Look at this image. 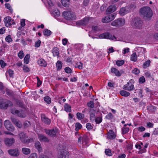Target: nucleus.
Returning <instances> with one entry per match:
<instances>
[{
    "label": "nucleus",
    "instance_id": "f257e3e1",
    "mask_svg": "<svg viewBox=\"0 0 158 158\" xmlns=\"http://www.w3.org/2000/svg\"><path fill=\"white\" fill-rule=\"evenodd\" d=\"M140 13L147 18H150L152 15V11L150 8L148 7H144L142 8L140 10Z\"/></svg>",
    "mask_w": 158,
    "mask_h": 158
},
{
    "label": "nucleus",
    "instance_id": "f03ea898",
    "mask_svg": "<svg viewBox=\"0 0 158 158\" xmlns=\"http://www.w3.org/2000/svg\"><path fill=\"white\" fill-rule=\"evenodd\" d=\"M142 21L138 17L134 18L131 23V25L133 27L139 29L142 28Z\"/></svg>",
    "mask_w": 158,
    "mask_h": 158
},
{
    "label": "nucleus",
    "instance_id": "7ed1b4c3",
    "mask_svg": "<svg viewBox=\"0 0 158 158\" xmlns=\"http://www.w3.org/2000/svg\"><path fill=\"white\" fill-rule=\"evenodd\" d=\"M63 14L64 18L66 20H73L76 19V16L72 12L65 11L63 12Z\"/></svg>",
    "mask_w": 158,
    "mask_h": 158
},
{
    "label": "nucleus",
    "instance_id": "20e7f679",
    "mask_svg": "<svg viewBox=\"0 0 158 158\" xmlns=\"http://www.w3.org/2000/svg\"><path fill=\"white\" fill-rule=\"evenodd\" d=\"M13 105L12 103L9 100L0 99V108L6 109L8 106Z\"/></svg>",
    "mask_w": 158,
    "mask_h": 158
},
{
    "label": "nucleus",
    "instance_id": "39448f33",
    "mask_svg": "<svg viewBox=\"0 0 158 158\" xmlns=\"http://www.w3.org/2000/svg\"><path fill=\"white\" fill-rule=\"evenodd\" d=\"M99 37L100 39H109L111 40L116 41L117 38L114 35H113L109 32H105L99 35Z\"/></svg>",
    "mask_w": 158,
    "mask_h": 158
},
{
    "label": "nucleus",
    "instance_id": "423d86ee",
    "mask_svg": "<svg viewBox=\"0 0 158 158\" xmlns=\"http://www.w3.org/2000/svg\"><path fill=\"white\" fill-rule=\"evenodd\" d=\"M125 21L124 19L122 18H119L116 19L112 21L110 24L111 25L118 27L123 26L124 25Z\"/></svg>",
    "mask_w": 158,
    "mask_h": 158
},
{
    "label": "nucleus",
    "instance_id": "0eeeda50",
    "mask_svg": "<svg viewBox=\"0 0 158 158\" xmlns=\"http://www.w3.org/2000/svg\"><path fill=\"white\" fill-rule=\"evenodd\" d=\"M134 81V80L131 79L127 84L123 85V89L124 90L128 91H132L135 89V87L133 84L131 83Z\"/></svg>",
    "mask_w": 158,
    "mask_h": 158
},
{
    "label": "nucleus",
    "instance_id": "6e6552de",
    "mask_svg": "<svg viewBox=\"0 0 158 158\" xmlns=\"http://www.w3.org/2000/svg\"><path fill=\"white\" fill-rule=\"evenodd\" d=\"M4 21L5 25L6 27L10 26L12 25L15 24V23L13 19H12L10 16H7L4 19Z\"/></svg>",
    "mask_w": 158,
    "mask_h": 158
},
{
    "label": "nucleus",
    "instance_id": "1a4fd4ad",
    "mask_svg": "<svg viewBox=\"0 0 158 158\" xmlns=\"http://www.w3.org/2000/svg\"><path fill=\"white\" fill-rule=\"evenodd\" d=\"M45 132L51 137H55L58 132V129L55 128L51 129H45Z\"/></svg>",
    "mask_w": 158,
    "mask_h": 158
},
{
    "label": "nucleus",
    "instance_id": "9d476101",
    "mask_svg": "<svg viewBox=\"0 0 158 158\" xmlns=\"http://www.w3.org/2000/svg\"><path fill=\"white\" fill-rule=\"evenodd\" d=\"M4 124L5 127L8 130L12 132L14 131L15 127L9 120H6L5 121Z\"/></svg>",
    "mask_w": 158,
    "mask_h": 158
},
{
    "label": "nucleus",
    "instance_id": "9b49d317",
    "mask_svg": "<svg viewBox=\"0 0 158 158\" xmlns=\"http://www.w3.org/2000/svg\"><path fill=\"white\" fill-rule=\"evenodd\" d=\"M8 153L11 156L18 157L19 155V152L18 148L10 149L8 151Z\"/></svg>",
    "mask_w": 158,
    "mask_h": 158
},
{
    "label": "nucleus",
    "instance_id": "f8f14e48",
    "mask_svg": "<svg viewBox=\"0 0 158 158\" xmlns=\"http://www.w3.org/2000/svg\"><path fill=\"white\" fill-rule=\"evenodd\" d=\"M11 112L13 114H16L20 117L24 118L26 115L22 111H19L15 109H12L11 110Z\"/></svg>",
    "mask_w": 158,
    "mask_h": 158
},
{
    "label": "nucleus",
    "instance_id": "ddd939ff",
    "mask_svg": "<svg viewBox=\"0 0 158 158\" xmlns=\"http://www.w3.org/2000/svg\"><path fill=\"white\" fill-rule=\"evenodd\" d=\"M15 142V139L13 138H6L4 139V143L5 145L8 147L12 146Z\"/></svg>",
    "mask_w": 158,
    "mask_h": 158
},
{
    "label": "nucleus",
    "instance_id": "4468645a",
    "mask_svg": "<svg viewBox=\"0 0 158 158\" xmlns=\"http://www.w3.org/2000/svg\"><path fill=\"white\" fill-rule=\"evenodd\" d=\"M69 152L66 150H63L59 153L58 158H69Z\"/></svg>",
    "mask_w": 158,
    "mask_h": 158
},
{
    "label": "nucleus",
    "instance_id": "2eb2a0df",
    "mask_svg": "<svg viewBox=\"0 0 158 158\" xmlns=\"http://www.w3.org/2000/svg\"><path fill=\"white\" fill-rule=\"evenodd\" d=\"M11 119L13 123L17 127L20 128L22 127V124L21 122L18 119L12 116Z\"/></svg>",
    "mask_w": 158,
    "mask_h": 158
},
{
    "label": "nucleus",
    "instance_id": "dca6fc26",
    "mask_svg": "<svg viewBox=\"0 0 158 158\" xmlns=\"http://www.w3.org/2000/svg\"><path fill=\"white\" fill-rule=\"evenodd\" d=\"M41 120L43 123L46 125H49L51 122V120L47 117L44 114H42L41 115Z\"/></svg>",
    "mask_w": 158,
    "mask_h": 158
},
{
    "label": "nucleus",
    "instance_id": "f3484780",
    "mask_svg": "<svg viewBox=\"0 0 158 158\" xmlns=\"http://www.w3.org/2000/svg\"><path fill=\"white\" fill-rule=\"evenodd\" d=\"M89 20V18L86 17L84 18L82 20L78 21L77 23L79 25H85L88 23Z\"/></svg>",
    "mask_w": 158,
    "mask_h": 158
},
{
    "label": "nucleus",
    "instance_id": "a211bd4d",
    "mask_svg": "<svg viewBox=\"0 0 158 158\" xmlns=\"http://www.w3.org/2000/svg\"><path fill=\"white\" fill-rule=\"evenodd\" d=\"M38 137L41 142H49V139L47 137L42 134H39Z\"/></svg>",
    "mask_w": 158,
    "mask_h": 158
},
{
    "label": "nucleus",
    "instance_id": "6ab92c4d",
    "mask_svg": "<svg viewBox=\"0 0 158 158\" xmlns=\"http://www.w3.org/2000/svg\"><path fill=\"white\" fill-rule=\"evenodd\" d=\"M19 137L21 142L23 143H26L27 142V139H26V136L23 132H21L19 134Z\"/></svg>",
    "mask_w": 158,
    "mask_h": 158
},
{
    "label": "nucleus",
    "instance_id": "aec40b11",
    "mask_svg": "<svg viewBox=\"0 0 158 158\" xmlns=\"http://www.w3.org/2000/svg\"><path fill=\"white\" fill-rule=\"evenodd\" d=\"M116 10V6L114 5H110L107 8L106 13L107 14H109L114 12Z\"/></svg>",
    "mask_w": 158,
    "mask_h": 158
},
{
    "label": "nucleus",
    "instance_id": "412c9836",
    "mask_svg": "<svg viewBox=\"0 0 158 158\" xmlns=\"http://www.w3.org/2000/svg\"><path fill=\"white\" fill-rule=\"evenodd\" d=\"M90 120L92 122L94 121L96 117H95V112L94 110H91L90 111Z\"/></svg>",
    "mask_w": 158,
    "mask_h": 158
},
{
    "label": "nucleus",
    "instance_id": "4be33fe9",
    "mask_svg": "<svg viewBox=\"0 0 158 158\" xmlns=\"http://www.w3.org/2000/svg\"><path fill=\"white\" fill-rule=\"evenodd\" d=\"M108 138L110 139H114L116 137L113 131L110 130L108 134Z\"/></svg>",
    "mask_w": 158,
    "mask_h": 158
},
{
    "label": "nucleus",
    "instance_id": "5701e85b",
    "mask_svg": "<svg viewBox=\"0 0 158 158\" xmlns=\"http://www.w3.org/2000/svg\"><path fill=\"white\" fill-rule=\"evenodd\" d=\"M111 72L112 73H114L115 75L117 76H120L121 75V73L117 69L114 68H112L111 69Z\"/></svg>",
    "mask_w": 158,
    "mask_h": 158
},
{
    "label": "nucleus",
    "instance_id": "b1692460",
    "mask_svg": "<svg viewBox=\"0 0 158 158\" xmlns=\"http://www.w3.org/2000/svg\"><path fill=\"white\" fill-rule=\"evenodd\" d=\"M128 12H129L128 11V10L126 6L120 9L119 12V14L122 15H124L126 14H127Z\"/></svg>",
    "mask_w": 158,
    "mask_h": 158
},
{
    "label": "nucleus",
    "instance_id": "393cba45",
    "mask_svg": "<svg viewBox=\"0 0 158 158\" xmlns=\"http://www.w3.org/2000/svg\"><path fill=\"white\" fill-rule=\"evenodd\" d=\"M38 64L40 66L45 67L47 65V63L45 60L43 59H40L38 61Z\"/></svg>",
    "mask_w": 158,
    "mask_h": 158
},
{
    "label": "nucleus",
    "instance_id": "a878e982",
    "mask_svg": "<svg viewBox=\"0 0 158 158\" xmlns=\"http://www.w3.org/2000/svg\"><path fill=\"white\" fill-rule=\"evenodd\" d=\"M62 5L65 7H68L70 5V0H61Z\"/></svg>",
    "mask_w": 158,
    "mask_h": 158
},
{
    "label": "nucleus",
    "instance_id": "bb28decb",
    "mask_svg": "<svg viewBox=\"0 0 158 158\" xmlns=\"http://www.w3.org/2000/svg\"><path fill=\"white\" fill-rule=\"evenodd\" d=\"M64 108V110L67 112H70L71 111V106L68 103H65Z\"/></svg>",
    "mask_w": 158,
    "mask_h": 158
},
{
    "label": "nucleus",
    "instance_id": "cd10ccee",
    "mask_svg": "<svg viewBox=\"0 0 158 158\" xmlns=\"http://www.w3.org/2000/svg\"><path fill=\"white\" fill-rule=\"evenodd\" d=\"M102 115L101 114V116L95 118L94 121L96 124H99L102 122Z\"/></svg>",
    "mask_w": 158,
    "mask_h": 158
},
{
    "label": "nucleus",
    "instance_id": "c85d7f7f",
    "mask_svg": "<svg viewBox=\"0 0 158 158\" xmlns=\"http://www.w3.org/2000/svg\"><path fill=\"white\" fill-rule=\"evenodd\" d=\"M35 146L36 149H37L39 152H41L42 150V148L41 147V144L40 143L37 141L36 142L35 144Z\"/></svg>",
    "mask_w": 158,
    "mask_h": 158
},
{
    "label": "nucleus",
    "instance_id": "c756f323",
    "mask_svg": "<svg viewBox=\"0 0 158 158\" xmlns=\"http://www.w3.org/2000/svg\"><path fill=\"white\" fill-rule=\"evenodd\" d=\"M120 95L124 97H128L130 95V93L129 92L124 90H122L120 91Z\"/></svg>",
    "mask_w": 158,
    "mask_h": 158
},
{
    "label": "nucleus",
    "instance_id": "7c9ffc66",
    "mask_svg": "<svg viewBox=\"0 0 158 158\" xmlns=\"http://www.w3.org/2000/svg\"><path fill=\"white\" fill-rule=\"evenodd\" d=\"M52 53L54 56H58L59 55V53L58 49L57 48H54L52 51Z\"/></svg>",
    "mask_w": 158,
    "mask_h": 158
},
{
    "label": "nucleus",
    "instance_id": "2f4dec72",
    "mask_svg": "<svg viewBox=\"0 0 158 158\" xmlns=\"http://www.w3.org/2000/svg\"><path fill=\"white\" fill-rule=\"evenodd\" d=\"M82 144L83 145H87L88 143V138L87 137L84 135L82 136Z\"/></svg>",
    "mask_w": 158,
    "mask_h": 158
},
{
    "label": "nucleus",
    "instance_id": "473e14b6",
    "mask_svg": "<svg viewBox=\"0 0 158 158\" xmlns=\"http://www.w3.org/2000/svg\"><path fill=\"white\" fill-rule=\"evenodd\" d=\"M22 151L23 153L26 155H28L31 152L29 148H22Z\"/></svg>",
    "mask_w": 158,
    "mask_h": 158
},
{
    "label": "nucleus",
    "instance_id": "72a5a7b5",
    "mask_svg": "<svg viewBox=\"0 0 158 158\" xmlns=\"http://www.w3.org/2000/svg\"><path fill=\"white\" fill-rule=\"evenodd\" d=\"M147 108L148 110L151 112H155L156 109V108L155 106L152 105H150L149 106H148Z\"/></svg>",
    "mask_w": 158,
    "mask_h": 158
},
{
    "label": "nucleus",
    "instance_id": "f704fd0d",
    "mask_svg": "<svg viewBox=\"0 0 158 158\" xmlns=\"http://www.w3.org/2000/svg\"><path fill=\"white\" fill-rule=\"evenodd\" d=\"M56 65L57 70H59L62 68V63L61 61L58 60L57 61Z\"/></svg>",
    "mask_w": 158,
    "mask_h": 158
},
{
    "label": "nucleus",
    "instance_id": "c9c22d12",
    "mask_svg": "<svg viewBox=\"0 0 158 158\" xmlns=\"http://www.w3.org/2000/svg\"><path fill=\"white\" fill-rule=\"evenodd\" d=\"M137 59V55L135 52H134L132 54L131 57V61L135 62Z\"/></svg>",
    "mask_w": 158,
    "mask_h": 158
},
{
    "label": "nucleus",
    "instance_id": "e433bc0d",
    "mask_svg": "<svg viewBox=\"0 0 158 158\" xmlns=\"http://www.w3.org/2000/svg\"><path fill=\"white\" fill-rule=\"evenodd\" d=\"M76 116L78 119L81 120L84 118L85 115L80 112H77L76 114Z\"/></svg>",
    "mask_w": 158,
    "mask_h": 158
},
{
    "label": "nucleus",
    "instance_id": "4c0bfd02",
    "mask_svg": "<svg viewBox=\"0 0 158 158\" xmlns=\"http://www.w3.org/2000/svg\"><path fill=\"white\" fill-rule=\"evenodd\" d=\"M150 60H148L146 61L143 64V69H145L147 67H148L150 65Z\"/></svg>",
    "mask_w": 158,
    "mask_h": 158
},
{
    "label": "nucleus",
    "instance_id": "58836bf2",
    "mask_svg": "<svg viewBox=\"0 0 158 158\" xmlns=\"http://www.w3.org/2000/svg\"><path fill=\"white\" fill-rule=\"evenodd\" d=\"M126 7L128 11L129 12L131 11V10H134L136 7V6L135 5L131 4L127 6H126Z\"/></svg>",
    "mask_w": 158,
    "mask_h": 158
},
{
    "label": "nucleus",
    "instance_id": "ea45409f",
    "mask_svg": "<svg viewBox=\"0 0 158 158\" xmlns=\"http://www.w3.org/2000/svg\"><path fill=\"white\" fill-rule=\"evenodd\" d=\"M126 126L127 125H124V127L123 128L122 131L123 134H125L129 131V128L126 127Z\"/></svg>",
    "mask_w": 158,
    "mask_h": 158
},
{
    "label": "nucleus",
    "instance_id": "a19ab883",
    "mask_svg": "<svg viewBox=\"0 0 158 158\" xmlns=\"http://www.w3.org/2000/svg\"><path fill=\"white\" fill-rule=\"evenodd\" d=\"M43 32L44 35L47 36H49L52 33L51 31L48 29H45Z\"/></svg>",
    "mask_w": 158,
    "mask_h": 158
},
{
    "label": "nucleus",
    "instance_id": "79ce46f5",
    "mask_svg": "<svg viewBox=\"0 0 158 158\" xmlns=\"http://www.w3.org/2000/svg\"><path fill=\"white\" fill-rule=\"evenodd\" d=\"M30 56V55L28 54H27L25 56L24 59V62L26 64H28V63Z\"/></svg>",
    "mask_w": 158,
    "mask_h": 158
},
{
    "label": "nucleus",
    "instance_id": "37998d69",
    "mask_svg": "<svg viewBox=\"0 0 158 158\" xmlns=\"http://www.w3.org/2000/svg\"><path fill=\"white\" fill-rule=\"evenodd\" d=\"M109 17L108 16H105L102 19V22L103 23H107L110 22V20L109 19Z\"/></svg>",
    "mask_w": 158,
    "mask_h": 158
},
{
    "label": "nucleus",
    "instance_id": "c03bdc74",
    "mask_svg": "<svg viewBox=\"0 0 158 158\" xmlns=\"http://www.w3.org/2000/svg\"><path fill=\"white\" fill-rule=\"evenodd\" d=\"M75 67L81 69L83 68V64L80 62H77L76 64Z\"/></svg>",
    "mask_w": 158,
    "mask_h": 158
},
{
    "label": "nucleus",
    "instance_id": "a18cd8bd",
    "mask_svg": "<svg viewBox=\"0 0 158 158\" xmlns=\"http://www.w3.org/2000/svg\"><path fill=\"white\" fill-rule=\"evenodd\" d=\"M92 30L94 32L96 33L101 30L100 27L98 26H94L92 27Z\"/></svg>",
    "mask_w": 158,
    "mask_h": 158
},
{
    "label": "nucleus",
    "instance_id": "49530a36",
    "mask_svg": "<svg viewBox=\"0 0 158 158\" xmlns=\"http://www.w3.org/2000/svg\"><path fill=\"white\" fill-rule=\"evenodd\" d=\"M44 100L45 102L48 104H50L51 103V99L48 96L45 97L44 98Z\"/></svg>",
    "mask_w": 158,
    "mask_h": 158
},
{
    "label": "nucleus",
    "instance_id": "de8ad7c7",
    "mask_svg": "<svg viewBox=\"0 0 158 158\" xmlns=\"http://www.w3.org/2000/svg\"><path fill=\"white\" fill-rule=\"evenodd\" d=\"M75 127H76L75 130L77 131L81 128L82 125L79 123H77L75 124Z\"/></svg>",
    "mask_w": 158,
    "mask_h": 158
},
{
    "label": "nucleus",
    "instance_id": "09e8293b",
    "mask_svg": "<svg viewBox=\"0 0 158 158\" xmlns=\"http://www.w3.org/2000/svg\"><path fill=\"white\" fill-rule=\"evenodd\" d=\"M124 63V61L123 60H118L116 62V65L120 66L123 65Z\"/></svg>",
    "mask_w": 158,
    "mask_h": 158
},
{
    "label": "nucleus",
    "instance_id": "8fccbe9b",
    "mask_svg": "<svg viewBox=\"0 0 158 158\" xmlns=\"http://www.w3.org/2000/svg\"><path fill=\"white\" fill-rule=\"evenodd\" d=\"M18 56L19 58L22 59L24 56L23 51L22 50L20 51L18 53Z\"/></svg>",
    "mask_w": 158,
    "mask_h": 158
},
{
    "label": "nucleus",
    "instance_id": "3c124183",
    "mask_svg": "<svg viewBox=\"0 0 158 158\" xmlns=\"http://www.w3.org/2000/svg\"><path fill=\"white\" fill-rule=\"evenodd\" d=\"M5 6L6 8L8 9L11 13L13 12V9L11 8L10 5L9 3H6L5 4Z\"/></svg>",
    "mask_w": 158,
    "mask_h": 158
},
{
    "label": "nucleus",
    "instance_id": "603ef678",
    "mask_svg": "<svg viewBox=\"0 0 158 158\" xmlns=\"http://www.w3.org/2000/svg\"><path fill=\"white\" fill-rule=\"evenodd\" d=\"M65 72L67 73H71L73 71L71 68L69 67H65L64 69Z\"/></svg>",
    "mask_w": 158,
    "mask_h": 158
},
{
    "label": "nucleus",
    "instance_id": "864d4df0",
    "mask_svg": "<svg viewBox=\"0 0 158 158\" xmlns=\"http://www.w3.org/2000/svg\"><path fill=\"white\" fill-rule=\"evenodd\" d=\"M28 158H38V155L35 153H32L29 155Z\"/></svg>",
    "mask_w": 158,
    "mask_h": 158
},
{
    "label": "nucleus",
    "instance_id": "5fc2aeb1",
    "mask_svg": "<svg viewBox=\"0 0 158 158\" xmlns=\"http://www.w3.org/2000/svg\"><path fill=\"white\" fill-rule=\"evenodd\" d=\"M114 117L111 113H109L106 116V118L108 119H112Z\"/></svg>",
    "mask_w": 158,
    "mask_h": 158
},
{
    "label": "nucleus",
    "instance_id": "6e6d98bb",
    "mask_svg": "<svg viewBox=\"0 0 158 158\" xmlns=\"http://www.w3.org/2000/svg\"><path fill=\"white\" fill-rule=\"evenodd\" d=\"M116 16V14H111L108 15L109 17V19L110 20V21L113 20L115 18Z\"/></svg>",
    "mask_w": 158,
    "mask_h": 158
},
{
    "label": "nucleus",
    "instance_id": "4d7b16f0",
    "mask_svg": "<svg viewBox=\"0 0 158 158\" xmlns=\"http://www.w3.org/2000/svg\"><path fill=\"white\" fill-rule=\"evenodd\" d=\"M86 127L89 130H91L93 128V127L91 125L90 123H87L86 125Z\"/></svg>",
    "mask_w": 158,
    "mask_h": 158
},
{
    "label": "nucleus",
    "instance_id": "13d9d810",
    "mask_svg": "<svg viewBox=\"0 0 158 158\" xmlns=\"http://www.w3.org/2000/svg\"><path fill=\"white\" fill-rule=\"evenodd\" d=\"M106 154L109 156H111L112 155L111 151V150L108 149H106L105 151Z\"/></svg>",
    "mask_w": 158,
    "mask_h": 158
},
{
    "label": "nucleus",
    "instance_id": "bf43d9fd",
    "mask_svg": "<svg viewBox=\"0 0 158 158\" xmlns=\"http://www.w3.org/2000/svg\"><path fill=\"white\" fill-rule=\"evenodd\" d=\"M132 73L135 75L138 74L139 73V70L137 68H135L132 71Z\"/></svg>",
    "mask_w": 158,
    "mask_h": 158
},
{
    "label": "nucleus",
    "instance_id": "052dcab7",
    "mask_svg": "<svg viewBox=\"0 0 158 158\" xmlns=\"http://www.w3.org/2000/svg\"><path fill=\"white\" fill-rule=\"evenodd\" d=\"M5 40L6 42L8 43H10L12 41V40L11 37V36L10 35L6 37Z\"/></svg>",
    "mask_w": 158,
    "mask_h": 158
},
{
    "label": "nucleus",
    "instance_id": "680f3d73",
    "mask_svg": "<svg viewBox=\"0 0 158 158\" xmlns=\"http://www.w3.org/2000/svg\"><path fill=\"white\" fill-rule=\"evenodd\" d=\"M41 43V42L40 40H38L35 43V47L36 48H38L39 47Z\"/></svg>",
    "mask_w": 158,
    "mask_h": 158
},
{
    "label": "nucleus",
    "instance_id": "e2e57ef3",
    "mask_svg": "<svg viewBox=\"0 0 158 158\" xmlns=\"http://www.w3.org/2000/svg\"><path fill=\"white\" fill-rule=\"evenodd\" d=\"M145 81V78L143 76H142L139 78V83H143Z\"/></svg>",
    "mask_w": 158,
    "mask_h": 158
},
{
    "label": "nucleus",
    "instance_id": "0e129e2a",
    "mask_svg": "<svg viewBox=\"0 0 158 158\" xmlns=\"http://www.w3.org/2000/svg\"><path fill=\"white\" fill-rule=\"evenodd\" d=\"M136 129L139 131L141 132L144 131L145 130V128L143 126L139 127L137 128Z\"/></svg>",
    "mask_w": 158,
    "mask_h": 158
},
{
    "label": "nucleus",
    "instance_id": "69168bd1",
    "mask_svg": "<svg viewBox=\"0 0 158 158\" xmlns=\"http://www.w3.org/2000/svg\"><path fill=\"white\" fill-rule=\"evenodd\" d=\"M0 64L1 67L2 68H3L6 66V64L2 60H0Z\"/></svg>",
    "mask_w": 158,
    "mask_h": 158
},
{
    "label": "nucleus",
    "instance_id": "338daca9",
    "mask_svg": "<svg viewBox=\"0 0 158 158\" xmlns=\"http://www.w3.org/2000/svg\"><path fill=\"white\" fill-rule=\"evenodd\" d=\"M23 69L24 72H28L30 71L27 65H24Z\"/></svg>",
    "mask_w": 158,
    "mask_h": 158
},
{
    "label": "nucleus",
    "instance_id": "774afa93",
    "mask_svg": "<svg viewBox=\"0 0 158 158\" xmlns=\"http://www.w3.org/2000/svg\"><path fill=\"white\" fill-rule=\"evenodd\" d=\"M7 73L9 74L10 77H13L14 74V72L13 70L11 69H9L7 72Z\"/></svg>",
    "mask_w": 158,
    "mask_h": 158
}]
</instances>
